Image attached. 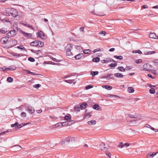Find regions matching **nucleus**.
Wrapping results in <instances>:
<instances>
[{
	"instance_id": "39448f33",
	"label": "nucleus",
	"mask_w": 158,
	"mask_h": 158,
	"mask_svg": "<svg viewBox=\"0 0 158 158\" xmlns=\"http://www.w3.org/2000/svg\"><path fill=\"white\" fill-rule=\"evenodd\" d=\"M12 16L14 18H17V17H18L19 15L18 14V13L17 11L14 8H13L12 10V12H11L10 13Z\"/></svg>"
},
{
	"instance_id": "6ab92c4d",
	"label": "nucleus",
	"mask_w": 158,
	"mask_h": 158,
	"mask_svg": "<svg viewBox=\"0 0 158 158\" xmlns=\"http://www.w3.org/2000/svg\"><path fill=\"white\" fill-rule=\"evenodd\" d=\"M88 124L90 125H94L96 123V121L95 120H91L87 122Z\"/></svg>"
},
{
	"instance_id": "79ce46f5",
	"label": "nucleus",
	"mask_w": 158,
	"mask_h": 158,
	"mask_svg": "<svg viewBox=\"0 0 158 158\" xmlns=\"http://www.w3.org/2000/svg\"><path fill=\"white\" fill-rule=\"evenodd\" d=\"M145 127L147 128H150L152 130H154V128L151 127L149 124H147L145 125Z\"/></svg>"
},
{
	"instance_id": "de8ad7c7",
	"label": "nucleus",
	"mask_w": 158,
	"mask_h": 158,
	"mask_svg": "<svg viewBox=\"0 0 158 158\" xmlns=\"http://www.w3.org/2000/svg\"><path fill=\"white\" fill-rule=\"evenodd\" d=\"M93 87V86L91 85H89L85 87L86 89H88Z\"/></svg>"
},
{
	"instance_id": "72a5a7b5",
	"label": "nucleus",
	"mask_w": 158,
	"mask_h": 158,
	"mask_svg": "<svg viewBox=\"0 0 158 158\" xmlns=\"http://www.w3.org/2000/svg\"><path fill=\"white\" fill-rule=\"evenodd\" d=\"M114 57L116 59H119V60H122L123 59V57L121 56H114Z\"/></svg>"
},
{
	"instance_id": "13d9d810",
	"label": "nucleus",
	"mask_w": 158,
	"mask_h": 158,
	"mask_svg": "<svg viewBox=\"0 0 158 158\" xmlns=\"http://www.w3.org/2000/svg\"><path fill=\"white\" fill-rule=\"evenodd\" d=\"M142 61V60L141 59H140L136 60H135V62L137 64L141 63Z\"/></svg>"
},
{
	"instance_id": "a19ab883",
	"label": "nucleus",
	"mask_w": 158,
	"mask_h": 158,
	"mask_svg": "<svg viewBox=\"0 0 158 158\" xmlns=\"http://www.w3.org/2000/svg\"><path fill=\"white\" fill-rule=\"evenodd\" d=\"M153 62L154 65H156L157 64H158V59L154 60L153 61Z\"/></svg>"
},
{
	"instance_id": "2f4dec72",
	"label": "nucleus",
	"mask_w": 158,
	"mask_h": 158,
	"mask_svg": "<svg viewBox=\"0 0 158 158\" xmlns=\"http://www.w3.org/2000/svg\"><path fill=\"white\" fill-rule=\"evenodd\" d=\"M98 73V71H91L90 73V74L93 76L97 75Z\"/></svg>"
},
{
	"instance_id": "864d4df0",
	"label": "nucleus",
	"mask_w": 158,
	"mask_h": 158,
	"mask_svg": "<svg viewBox=\"0 0 158 158\" xmlns=\"http://www.w3.org/2000/svg\"><path fill=\"white\" fill-rule=\"evenodd\" d=\"M28 60L29 61L32 62H34L35 61L34 59L32 57H29L28 59Z\"/></svg>"
},
{
	"instance_id": "7ed1b4c3",
	"label": "nucleus",
	"mask_w": 158,
	"mask_h": 158,
	"mask_svg": "<svg viewBox=\"0 0 158 158\" xmlns=\"http://www.w3.org/2000/svg\"><path fill=\"white\" fill-rule=\"evenodd\" d=\"M36 35L37 37H40L42 39H45L46 38L45 35L42 31L37 32Z\"/></svg>"
},
{
	"instance_id": "5fc2aeb1",
	"label": "nucleus",
	"mask_w": 158,
	"mask_h": 158,
	"mask_svg": "<svg viewBox=\"0 0 158 158\" xmlns=\"http://www.w3.org/2000/svg\"><path fill=\"white\" fill-rule=\"evenodd\" d=\"M106 154L108 156L107 158H111L110 156L111 154L110 153L106 152Z\"/></svg>"
},
{
	"instance_id": "c756f323",
	"label": "nucleus",
	"mask_w": 158,
	"mask_h": 158,
	"mask_svg": "<svg viewBox=\"0 0 158 158\" xmlns=\"http://www.w3.org/2000/svg\"><path fill=\"white\" fill-rule=\"evenodd\" d=\"M13 8H6L5 9V10L6 12H7L9 13L10 14L11 12H12Z\"/></svg>"
},
{
	"instance_id": "393cba45",
	"label": "nucleus",
	"mask_w": 158,
	"mask_h": 158,
	"mask_svg": "<svg viewBox=\"0 0 158 158\" xmlns=\"http://www.w3.org/2000/svg\"><path fill=\"white\" fill-rule=\"evenodd\" d=\"M17 41L15 40H13L10 43V44L12 45V46L16 45L17 44Z\"/></svg>"
},
{
	"instance_id": "c9c22d12",
	"label": "nucleus",
	"mask_w": 158,
	"mask_h": 158,
	"mask_svg": "<svg viewBox=\"0 0 158 158\" xmlns=\"http://www.w3.org/2000/svg\"><path fill=\"white\" fill-rule=\"evenodd\" d=\"M158 153V152H154L151 154L149 156H148V157L149 158H152V157H153V156L156 155Z\"/></svg>"
},
{
	"instance_id": "bf43d9fd",
	"label": "nucleus",
	"mask_w": 158,
	"mask_h": 158,
	"mask_svg": "<svg viewBox=\"0 0 158 158\" xmlns=\"http://www.w3.org/2000/svg\"><path fill=\"white\" fill-rule=\"evenodd\" d=\"M101 51L100 49L98 48L97 49H94L93 51V53H95L96 52H99Z\"/></svg>"
},
{
	"instance_id": "ea45409f",
	"label": "nucleus",
	"mask_w": 158,
	"mask_h": 158,
	"mask_svg": "<svg viewBox=\"0 0 158 158\" xmlns=\"http://www.w3.org/2000/svg\"><path fill=\"white\" fill-rule=\"evenodd\" d=\"M11 131L10 130H7L0 133V135H4L6 133Z\"/></svg>"
},
{
	"instance_id": "5701e85b",
	"label": "nucleus",
	"mask_w": 158,
	"mask_h": 158,
	"mask_svg": "<svg viewBox=\"0 0 158 158\" xmlns=\"http://www.w3.org/2000/svg\"><path fill=\"white\" fill-rule=\"evenodd\" d=\"M12 55L14 56H15L16 58H18L22 56L21 54H18L15 53H13Z\"/></svg>"
},
{
	"instance_id": "6e6d98bb",
	"label": "nucleus",
	"mask_w": 158,
	"mask_h": 158,
	"mask_svg": "<svg viewBox=\"0 0 158 158\" xmlns=\"http://www.w3.org/2000/svg\"><path fill=\"white\" fill-rule=\"evenodd\" d=\"M133 53H138L139 54H141L142 53V52L140 50H138V51H133Z\"/></svg>"
},
{
	"instance_id": "a878e982",
	"label": "nucleus",
	"mask_w": 158,
	"mask_h": 158,
	"mask_svg": "<svg viewBox=\"0 0 158 158\" xmlns=\"http://www.w3.org/2000/svg\"><path fill=\"white\" fill-rule=\"evenodd\" d=\"M128 91L130 93H132L134 91V89L132 87H129L127 89Z\"/></svg>"
},
{
	"instance_id": "4d7b16f0",
	"label": "nucleus",
	"mask_w": 158,
	"mask_h": 158,
	"mask_svg": "<svg viewBox=\"0 0 158 158\" xmlns=\"http://www.w3.org/2000/svg\"><path fill=\"white\" fill-rule=\"evenodd\" d=\"M1 69L2 71H6L7 70H8V68H6L5 67H3L2 68H1Z\"/></svg>"
},
{
	"instance_id": "4468645a",
	"label": "nucleus",
	"mask_w": 158,
	"mask_h": 158,
	"mask_svg": "<svg viewBox=\"0 0 158 158\" xmlns=\"http://www.w3.org/2000/svg\"><path fill=\"white\" fill-rule=\"evenodd\" d=\"M84 55L82 53H80L77 55H76L74 57L76 60H79Z\"/></svg>"
},
{
	"instance_id": "338daca9",
	"label": "nucleus",
	"mask_w": 158,
	"mask_h": 158,
	"mask_svg": "<svg viewBox=\"0 0 158 158\" xmlns=\"http://www.w3.org/2000/svg\"><path fill=\"white\" fill-rule=\"evenodd\" d=\"M17 48H18L22 49V50H23L25 49L23 47V46H21V45L18 46L17 47Z\"/></svg>"
},
{
	"instance_id": "2eb2a0df",
	"label": "nucleus",
	"mask_w": 158,
	"mask_h": 158,
	"mask_svg": "<svg viewBox=\"0 0 158 158\" xmlns=\"http://www.w3.org/2000/svg\"><path fill=\"white\" fill-rule=\"evenodd\" d=\"M87 106V104L85 102H83L80 106L81 109H84L86 108Z\"/></svg>"
},
{
	"instance_id": "7c9ffc66",
	"label": "nucleus",
	"mask_w": 158,
	"mask_h": 158,
	"mask_svg": "<svg viewBox=\"0 0 158 158\" xmlns=\"http://www.w3.org/2000/svg\"><path fill=\"white\" fill-rule=\"evenodd\" d=\"M92 60L93 61L95 62H99L100 61V59L98 57H96L95 58H94Z\"/></svg>"
},
{
	"instance_id": "cd10ccee",
	"label": "nucleus",
	"mask_w": 158,
	"mask_h": 158,
	"mask_svg": "<svg viewBox=\"0 0 158 158\" xmlns=\"http://www.w3.org/2000/svg\"><path fill=\"white\" fill-rule=\"evenodd\" d=\"M100 148L101 150H103L105 148V144L103 143H102L100 144Z\"/></svg>"
},
{
	"instance_id": "e2e57ef3",
	"label": "nucleus",
	"mask_w": 158,
	"mask_h": 158,
	"mask_svg": "<svg viewBox=\"0 0 158 158\" xmlns=\"http://www.w3.org/2000/svg\"><path fill=\"white\" fill-rule=\"evenodd\" d=\"M99 34H103L104 36H105L106 34V32L105 31H101L99 32Z\"/></svg>"
},
{
	"instance_id": "f03ea898",
	"label": "nucleus",
	"mask_w": 158,
	"mask_h": 158,
	"mask_svg": "<svg viewBox=\"0 0 158 158\" xmlns=\"http://www.w3.org/2000/svg\"><path fill=\"white\" fill-rule=\"evenodd\" d=\"M70 122H63V123H59L57 124L54 125L53 126H55L56 127H57L59 126H67L69 125H71V124H70Z\"/></svg>"
},
{
	"instance_id": "c85d7f7f",
	"label": "nucleus",
	"mask_w": 158,
	"mask_h": 158,
	"mask_svg": "<svg viewBox=\"0 0 158 158\" xmlns=\"http://www.w3.org/2000/svg\"><path fill=\"white\" fill-rule=\"evenodd\" d=\"M93 108L94 110H99L100 107L98 105L95 104L93 106Z\"/></svg>"
},
{
	"instance_id": "20e7f679",
	"label": "nucleus",
	"mask_w": 158,
	"mask_h": 158,
	"mask_svg": "<svg viewBox=\"0 0 158 158\" xmlns=\"http://www.w3.org/2000/svg\"><path fill=\"white\" fill-rule=\"evenodd\" d=\"M16 34V32L15 30H13L9 31L7 34L9 38H11L14 36Z\"/></svg>"
},
{
	"instance_id": "f3484780",
	"label": "nucleus",
	"mask_w": 158,
	"mask_h": 158,
	"mask_svg": "<svg viewBox=\"0 0 158 158\" xmlns=\"http://www.w3.org/2000/svg\"><path fill=\"white\" fill-rule=\"evenodd\" d=\"M30 123H22L20 124H18L17 126V127L16 128L17 129H18L19 128H21L22 127H23V126H25V125H26L27 124H29Z\"/></svg>"
},
{
	"instance_id": "6e6552de",
	"label": "nucleus",
	"mask_w": 158,
	"mask_h": 158,
	"mask_svg": "<svg viewBox=\"0 0 158 158\" xmlns=\"http://www.w3.org/2000/svg\"><path fill=\"white\" fill-rule=\"evenodd\" d=\"M27 110L29 112V113L31 114L35 112V110L34 108L29 106L27 108Z\"/></svg>"
},
{
	"instance_id": "0eeeda50",
	"label": "nucleus",
	"mask_w": 158,
	"mask_h": 158,
	"mask_svg": "<svg viewBox=\"0 0 158 158\" xmlns=\"http://www.w3.org/2000/svg\"><path fill=\"white\" fill-rule=\"evenodd\" d=\"M71 116L69 114H67V115H65L64 117V120L68 121L67 122H66L69 123V122H70V124L71 125L72 123L71 122Z\"/></svg>"
},
{
	"instance_id": "8fccbe9b",
	"label": "nucleus",
	"mask_w": 158,
	"mask_h": 158,
	"mask_svg": "<svg viewBox=\"0 0 158 158\" xmlns=\"http://www.w3.org/2000/svg\"><path fill=\"white\" fill-rule=\"evenodd\" d=\"M132 68V67L131 66H126L125 68V70H129Z\"/></svg>"
},
{
	"instance_id": "37998d69",
	"label": "nucleus",
	"mask_w": 158,
	"mask_h": 158,
	"mask_svg": "<svg viewBox=\"0 0 158 158\" xmlns=\"http://www.w3.org/2000/svg\"><path fill=\"white\" fill-rule=\"evenodd\" d=\"M90 51L89 49H86L83 51V52L85 54H88L90 52Z\"/></svg>"
},
{
	"instance_id": "a211bd4d",
	"label": "nucleus",
	"mask_w": 158,
	"mask_h": 158,
	"mask_svg": "<svg viewBox=\"0 0 158 158\" xmlns=\"http://www.w3.org/2000/svg\"><path fill=\"white\" fill-rule=\"evenodd\" d=\"M114 76L116 77H122L123 75L121 73H117L114 74Z\"/></svg>"
},
{
	"instance_id": "ddd939ff",
	"label": "nucleus",
	"mask_w": 158,
	"mask_h": 158,
	"mask_svg": "<svg viewBox=\"0 0 158 158\" xmlns=\"http://www.w3.org/2000/svg\"><path fill=\"white\" fill-rule=\"evenodd\" d=\"M8 38L7 37H5L2 38L1 40V42L2 44H5L8 41Z\"/></svg>"
},
{
	"instance_id": "c03bdc74",
	"label": "nucleus",
	"mask_w": 158,
	"mask_h": 158,
	"mask_svg": "<svg viewBox=\"0 0 158 158\" xmlns=\"http://www.w3.org/2000/svg\"><path fill=\"white\" fill-rule=\"evenodd\" d=\"M18 124L19 123L18 122H16L15 124H11V127H17Z\"/></svg>"
},
{
	"instance_id": "3c124183",
	"label": "nucleus",
	"mask_w": 158,
	"mask_h": 158,
	"mask_svg": "<svg viewBox=\"0 0 158 158\" xmlns=\"http://www.w3.org/2000/svg\"><path fill=\"white\" fill-rule=\"evenodd\" d=\"M117 64L116 63L113 64L111 63L110 64V67H114L117 66Z\"/></svg>"
},
{
	"instance_id": "aec40b11",
	"label": "nucleus",
	"mask_w": 158,
	"mask_h": 158,
	"mask_svg": "<svg viewBox=\"0 0 158 158\" xmlns=\"http://www.w3.org/2000/svg\"><path fill=\"white\" fill-rule=\"evenodd\" d=\"M22 33L24 35V36L26 37H30L32 36L31 34L30 33H27L24 31L22 32Z\"/></svg>"
},
{
	"instance_id": "473e14b6",
	"label": "nucleus",
	"mask_w": 158,
	"mask_h": 158,
	"mask_svg": "<svg viewBox=\"0 0 158 158\" xmlns=\"http://www.w3.org/2000/svg\"><path fill=\"white\" fill-rule=\"evenodd\" d=\"M91 115V113H86L84 115V117L85 118H88L90 117Z\"/></svg>"
},
{
	"instance_id": "680f3d73",
	"label": "nucleus",
	"mask_w": 158,
	"mask_h": 158,
	"mask_svg": "<svg viewBox=\"0 0 158 158\" xmlns=\"http://www.w3.org/2000/svg\"><path fill=\"white\" fill-rule=\"evenodd\" d=\"M3 15L7 16H9L10 15V14L8 13H7L6 12H3Z\"/></svg>"
},
{
	"instance_id": "412c9836",
	"label": "nucleus",
	"mask_w": 158,
	"mask_h": 158,
	"mask_svg": "<svg viewBox=\"0 0 158 158\" xmlns=\"http://www.w3.org/2000/svg\"><path fill=\"white\" fill-rule=\"evenodd\" d=\"M23 71H26L27 74H30L34 75H38V74H36L35 73L32 72L28 70H23Z\"/></svg>"
},
{
	"instance_id": "b1692460",
	"label": "nucleus",
	"mask_w": 158,
	"mask_h": 158,
	"mask_svg": "<svg viewBox=\"0 0 158 158\" xmlns=\"http://www.w3.org/2000/svg\"><path fill=\"white\" fill-rule=\"evenodd\" d=\"M0 31L3 34H5L7 32V29L5 28H2L0 29Z\"/></svg>"
},
{
	"instance_id": "69168bd1",
	"label": "nucleus",
	"mask_w": 158,
	"mask_h": 158,
	"mask_svg": "<svg viewBox=\"0 0 158 158\" xmlns=\"http://www.w3.org/2000/svg\"><path fill=\"white\" fill-rule=\"evenodd\" d=\"M80 108L79 107L75 106V111H80Z\"/></svg>"
},
{
	"instance_id": "0e129e2a",
	"label": "nucleus",
	"mask_w": 158,
	"mask_h": 158,
	"mask_svg": "<svg viewBox=\"0 0 158 158\" xmlns=\"http://www.w3.org/2000/svg\"><path fill=\"white\" fill-rule=\"evenodd\" d=\"M26 27H27L29 28H31V29L33 30L34 29V28L32 27V26L30 25H29L28 24H27V25H26Z\"/></svg>"
},
{
	"instance_id": "052dcab7",
	"label": "nucleus",
	"mask_w": 158,
	"mask_h": 158,
	"mask_svg": "<svg viewBox=\"0 0 158 158\" xmlns=\"http://www.w3.org/2000/svg\"><path fill=\"white\" fill-rule=\"evenodd\" d=\"M21 115L22 117H25L26 116V113L24 112H23L21 113Z\"/></svg>"
},
{
	"instance_id": "58836bf2",
	"label": "nucleus",
	"mask_w": 158,
	"mask_h": 158,
	"mask_svg": "<svg viewBox=\"0 0 158 158\" xmlns=\"http://www.w3.org/2000/svg\"><path fill=\"white\" fill-rule=\"evenodd\" d=\"M39 43H38V46L39 47H43L44 45V43L41 41H39Z\"/></svg>"
},
{
	"instance_id": "f257e3e1",
	"label": "nucleus",
	"mask_w": 158,
	"mask_h": 158,
	"mask_svg": "<svg viewBox=\"0 0 158 158\" xmlns=\"http://www.w3.org/2000/svg\"><path fill=\"white\" fill-rule=\"evenodd\" d=\"M66 54L67 56H71L72 55L71 51L73 49V45L70 44H68L65 47Z\"/></svg>"
},
{
	"instance_id": "bb28decb",
	"label": "nucleus",
	"mask_w": 158,
	"mask_h": 158,
	"mask_svg": "<svg viewBox=\"0 0 158 158\" xmlns=\"http://www.w3.org/2000/svg\"><path fill=\"white\" fill-rule=\"evenodd\" d=\"M102 87L104 88H105L107 90H111L112 89V87L110 86H107V85H103Z\"/></svg>"
},
{
	"instance_id": "603ef678",
	"label": "nucleus",
	"mask_w": 158,
	"mask_h": 158,
	"mask_svg": "<svg viewBox=\"0 0 158 158\" xmlns=\"http://www.w3.org/2000/svg\"><path fill=\"white\" fill-rule=\"evenodd\" d=\"M113 75V74H109L107 75L106 76V77L107 78H108V79H112V78L110 77L112 76Z\"/></svg>"
},
{
	"instance_id": "f704fd0d",
	"label": "nucleus",
	"mask_w": 158,
	"mask_h": 158,
	"mask_svg": "<svg viewBox=\"0 0 158 158\" xmlns=\"http://www.w3.org/2000/svg\"><path fill=\"white\" fill-rule=\"evenodd\" d=\"M118 69L121 72H125V68H124L123 67H118Z\"/></svg>"
},
{
	"instance_id": "1a4fd4ad",
	"label": "nucleus",
	"mask_w": 158,
	"mask_h": 158,
	"mask_svg": "<svg viewBox=\"0 0 158 158\" xmlns=\"http://www.w3.org/2000/svg\"><path fill=\"white\" fill-rule=\"evenodd\" d=\"M149 37L150 38L152 39H157L158 37L154 33H151L149 35Z\"/></svg>"
},
{
	"instance_id": "4c0bfd02",
	"label": "nucleus",
	"mask_w": 158,
	"mask_h": 158,
	"mask_svg": "<svg viewBox=\"0 0 158 158\" xmlns=\"http://www.w3.org/2000/svg\"><path fill=\"white\" fill-rule=\"evenodd\" d=\"M149 92L151 94H154L155 93L156 91L154 88H151L150 89Z\"/></svg>"
},
{
	"instance_id": "e433bc0d",
	"label": "nucleus",
	"mask_w": 158,
	"mask_h": 158,
	"mask_svg": "<svg viewBox=\"0 0 158 158\" xmlns=\"http://www.w3.org/2000/svg\"><path fill=\"white\" fill-rule=\"evenodd\" d=\"M7 81L8 82H12L13 81V79L11 77H8L7 79Z\"/></svg>"
},
{
	"instance_id": "09e8293b",
	"label": "nucleus",
	"mask_w": 158,
	"mask_h": 158,
	"mask_svg": "<svg viewBox=\"0 0 158 158\" xmlns=\"http://www.w3.org/2000/svg\"><path fill=\"white\" fill-rule=\"evenodd\" d=\"M41 86V85L39 84H35L34 85V87L36 89H38Z\"/></svg>"
},
{
	"instance_id": "a18cd8bd",
	"label": "nucleus",
	"mask_w": 158,
	"mask_h": 158,
	"mask_svg": "<svg viewBox=\"0 0 158 158\" xmlns=\"http://www.w3.org/2000/svg\"><path fill=\"white\" fill-rule=\"evenodd\" d=\"M151 73L155 75H158V72L152 70L151 71Z\"/></svg>"
},
{
	"instance_id": "49530a36",
	"label": "nucleus",
	"mask_w": 158,
	"mask_h": 158,
	"mask_svg": "<svg viewBox=\"0 0 158 158\" xmlns=\"http://www.w3.org/2000/svg\"><path fill=\"white\" fill-rule=\"evenodd\" d=\"M123 147H124V144L123 142L120 143L118 146V147L121 148H122Z\"/></svg>"
},
{
	"instance_id": "9b49d317",
	"label": "nucleus",
	"mask_w": 158,
	"mask_h": 158,
	"mask_svg": "<svg viewBox=\"0 0 158 158\" xmlns=\"http://www.w3.org/2000/svg\"><path fill=\"white\" fill-rule=\"evenodd\" d=\"M143 68L144 70L147 71H148L150 69V65L149 64H144Z\"/></svg>"
},
{
	"instance_id": "423d86ee",
	"label": "nucleus",
	"mask_w": 158,
	"mask_h": 158,
	"mask_svg": "<svg viewBox=\"0 0 158 158\" xmlns=\"http://www.w3.org/2000/svg\"><path fill=\"white\" fill-rule=\"evenodd\" d=\"M112 61L113 62H115V61L112 60V59L110 58H106V59L102 60L101 61V62L102 63H108L109 62H111Z\"/></svg>"
},
{
	"instance_id": "774afa93",
	"label": "nucleus",
	"mask_w": 158,
	"mask_h": 158,
	"mask_svg": "<svg viewBox=\"0 0 158 158\" xmlns=\"http://www.w3.org/2000/svg\"><path fill=\"white\" fill-rule=\"evenodd\" d=\"M84 27H82L80 28V31L81 32H82L84 31Z\"/></svg>"
},
{
	"instance_id": "9d476101",
	"label": "nucleus",
	"mask_w": 158,
	"mask_h": 158,
	"mask_svg": "<svg viewBox=\"0 0 158 158\" xmlns=\"http://www.w3.org/2000/svg\"><path fill=\"white\" fill-rule=\"evenodd\" d=\"M65 140L67 142L69 141H75V138L73 137H70L66 138Z\"/></svg>"
},
{
	"instance_id": "4be33fe9",
	"label": "nucleus",
	"mask_w": 158,
	"mask_h": 158,
	"mask_svg": "<svg viewBox=\"0 0 158 158\" xmlns=\"http://www.w3.org/2000/svg\"><path fill=\"white\" fill-rule=\"evenodd\" d=\"M65 81L68 83L71 84L73 83L74 84L76 83V81L74 79L66 80Z\"/></svg>"
},
{
	"instance_id": "f8f14e48",
	"label": "nucleus",
	"mask_w": 158,
	"mask_h": 158,
	"mask_svg": "<svg viewBox=\"0 0 158 158\" xmlns=\"http://www.w3.org/2000/svg\"><path fill=\"white\" fill-rule=\"evenodd\" d=\"M39 41L35 40L31 42L30 44L31 45L33 46H38V45Z\"/></svg>"
},
{
	"instance_id": "dca6fc26",
	"label": "nucleus",
	"mask_w": 158,
	"mask_h": 158,
	"mask_svg": "<svg viewBox=\"0 0 158 158\" xmlns=\"http://www.w3.org/2000/svg\"><path fill=\"white\" fill-rule=\"evenodd\" d=\"M16 69V66L14 65L10 66L8 68V70L11 71L15 70Z\"/></svg>"
}]
</instances>
